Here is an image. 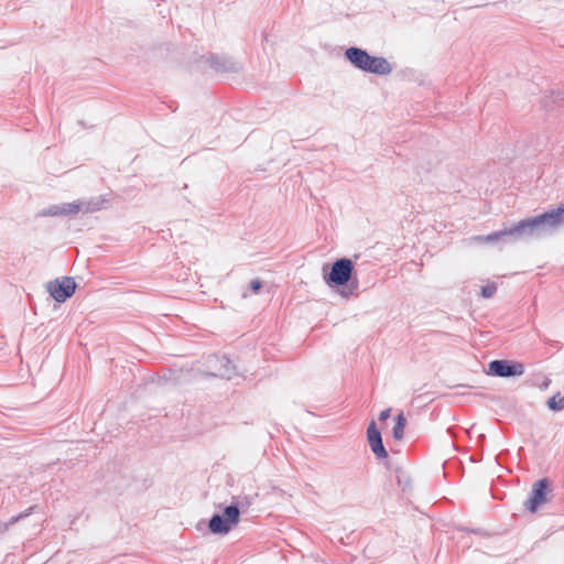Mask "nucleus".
<instances>
[{
	"mask_svg": "<svg viewBox=\"0 0 564 564\" xmlns=\"http://www.w3.org/2000/svg\"><path fill=\"white\" fill-rule=\"evenodd\" d=\"M564 227V204L551 212L520 220L509 229L478 236L475 239L494 243L497 241H518L529 237H542Z\"/></svg>",
	"mask_w": 564,
	"mask_h": 564,
	"instance_id": "nucleus-1",
	"label": "nucleus"
},
{
	"mask_svg": "<svg viewBox=\"0 0 564 564\" xmlns=\"http://www.w3.org/2000/svg\"><path fill=\"white\" fill-rule=\"evenodd\" d=\"M346 58L358 69L376 75H389L392 72L390 63L381 56H371L359 47H349L345 51Z\"/></svg>",
	"mask_w": 564,
	"mask_h": 564,
	"instance_id": "nucleus-2",
	"label": "nucleus"
},
{
	"mask_svg": "<svg viewBox=\"0 0 564 564\" xmlns=\"http://www.w3.org/2000/svg\"><path fill=\"white\" fill-rule=\"evenodd\" d=\"M352 261L348 258H340L333 263L330 272L325 276V281L329 286H344L349 283L348 292H343L345 296H348L358 289V281L352 279Z\"/></svg>",
	"mask_w": 564,
	"mask_h": 564,
	"instance_id": "nucleus-3",
	"label": "nucleus"
},
{
	"mask_svg": "<svg viewBox=\"0 0 564 564\" xmlns=\"http://www.w3.org/2000/svg\"><path fill=\"white\" fill-rule=\"evenodd\" d=\"M240 518L238 505L231 503L227 506L223 513H215L209 522L208 529L213 534H227L234 525H237Z\"/></svg>",
	"mask_w": 564,
	"mask_h": 564,
	"instance_id": "nucleus-4",
	"label": "nucleus"
},
{
	"mask_svg": "<svg viewBox=\"0 0 564 564\" xmlns=\"http://www.w3.org/2000/svg\"><path fill=\"white\" fill-rule=\"evenodd\" d=\"M551 491V484L547 478L535 481L529 498L524 501L525 509L532 513L536 512L540 507L547 502Z\"/></svg>",
	"mask_w": 564,
	"mask_h": 564,
	"instance_id": "nucleus-5",
	"label": "nucleus"
},
{
	"mask_svg": "<svg viewBox=\"0 0 564 564\" xmlns=\"http://www.w3.org/2000/svg\"><path fill=\"white\" fill-rule=\"evenodd\" d=\"M46 289L56 302L63 303L74 294L76 290V282L70 276H64L62 279L50 281Z\"/></svg>",
	"mask_w": 564,
	"mask_h": 564,
	"instance_id": "nucleus-6",
	"label": "nucleus"
},
{
	"mask_svg": "<svg viewBox=\"0 0 564 564\" xmlns=\"http://www.w3.org/2000/svg\"><path fill=\"white\" fill-rule=\"evenodd\" d=\"M489 373L501 378L520 376L523 373V367L521 364H512L508 360H492L489 364Z\"/></svg>",
	"mask_w": 564,
	"mask_h": 564,
	"instance_id": "nucleus-7",
	"label": "nucleus"
},
{
	"mask_svg": "<svg viewBox=\"0 0 564 564\" xmlns=\"http://www.w3.org/2000/svg\"><path fill=\"white\" fill-rule=\"evenodd\" d=\"M367 438L371 451L378 458L388 457V452L383 446L380 431L377 429L376 422L371 421L367 429Z\"/></svg>",
	"mask_w": 564,
	"mask_h": 564,
	"instance_id": "nucleus-8",
	"label": "nucleus"
},
{
	"mask_svg": "<svg viewBox=\"0 0 564 564\" xmlns=\"http://www.w3.org/2000/svg\"><path fill=\"white\" fill-rule=\"evenodd\" d=\"M82 199L72 203H64L62 205H53L41 212L42 216H68L75 215L82 210Z\"/></svg>",
	"mask_w": 564,
	"mask_h": 564,
	"instance_id": "nucleus-9",
	"label": "nucleus"
},
{
	"mask_svg": "<svg viewBox=\"0 0 564 564\" xmlns=\"http://www.w3.org/2000/svg\"><path fill=\"white\" fill-rule=\"evenodd\" d=\"M210 66L216 72H237L239 69V64L230 57L227 56H218L212 55L209 58Z\"/></svg>",
	"mask_w": 564,
	"mask_h": 564,
	"instance_id": "nucleus-10",
	"label": "nucleus"
},
{
	"mask_svg": "<svg viewBox=\"0 0 564 564\" xmlns=\"http://www.w3.org/2000/svg\"><path fill=\"white\" fill-rule=\"evenodd\" d=\"M210 361L218 362L221 367L212 373L214 377L230 379L235 373V367L226 356H213Z\"/></svg>",
	"mask_w": 564,
	"mask_h": 564,
	"instance_id": "nucleus-11",
	"label": "nucleus"
},
{
	"mask_svg": "<svg viewBox=\"0 0 564 564\" xmlns=\"http://www.w3.org/2000/svg\"><path fill=\"white\" fill-rule=\"evenodd\" d=\"M107 202L108 200L104 196H96V197H91L86 200L82 199V204H83L82 210H83V213H86V214L95 213L97 210L102 209Z\"/></svg>",
	"mask_w": 564,
	"mask_h": 564,
	"instance_id": "nucleus-12",
	"label": "nucleus"
},
{
	"mask_svg": "<svg viewBox=\"0 0 564 564\" xmlns=\"http://www.w3.org/2000/svg\"><path fill=\"white\" fill-rule=\"evenodd\" d=\"M405 425L406 420L403 413L398 414V416L395 417V424L392 429V435L395 440L400 441L403 438Z\"/></svg>",
	"mask_w": 564,
	"mask_h": 564,
	"instance_id": "nucleus-13",
	"label": "nucleus"
},
{
	"mask_svg": "<svg viewBox=\"0 0 564 564\" xmlns=\"http://www.w3.org/2000/svg\"><path fill=\"white\" fill-rule=\"evenodd\" d=\"M547 406L552 411H562L564 410V395H562L560 392L554 394L552 398L547 400Z\"/></svg>",
	"mask_w": 564,
	"mask_h": 564,
	"instance_id": "nucleus-14",
	"label": "nucleus"
},
{
	"mask_svg": "<svg viewBox=\"0 0 564 564\" xmlns=\"http://www.w3.org/2000/svg\"><path fill=\"white\" fill-rule=\"evenodd\" d=\"M29 512L20 513L19 516L11 517L8 522L0 523V533L6 532L11 525L15 524L19 520L26 517Z\"/></svg>",
	"mask_w": 564,
	"mask_h": 564,
	"instance_id": "nucleus-15",
	"label": "nucleus"
},
{
	"mask_svg": "<svg viewBox=\"0 0 564 564\" xmlns=\"http://www.w3.org/2000/svg\"><path fill=\"white\" fill-rule=\"evenodd\" d=\"M497 291V285L495 283H490L481 286L480 294L485 299L491 297Z\"/></svg>",
	"mask_w": 564,
	"mask_h": 564,
	"instance_id": "nucleus-16",
	"label": "nucleus"
},
{
	"mask_svg": "<svg viewBox=\"0 0 564 564\" xmlns=\"http://www.w3.org/2000/svg\"><path fill=\"white\" fill-rule=\"evenodd\" d=\"M262 288V281L259 280V279H256V280H252L250 282V290L253 292V293H258Z\"/></svg>",
	"mask_w": 564,
	"mask_h": 564,
	"instance_id": "nucleus-17",
	"label": "nucleus"
},
{
	"mask_svg": "<svg viewBox=\"0 0 564 564\" xmlns=\"http://www.w3.org/2000/svg\"><path fill=\"white\" fill-rule=\"evenodd\" d=\"M390 412H391V409H386L383 410L380 415H379V420L380 421H386L389 416H390Z\"/></svg>",
	"mask_w": 564,
	"mask_h": 564,
	"instance_id": "nucleus-18",
	"label": "nucleus"
},
{
	"mask_svg": "<svg viewBox=\"0 0 564 564\" xmlns=\"http://www.w3.org/2000/svg\"><path fill=\"white\" fill-rule=\"evenodd\" d=\"M555 96H556V98H558L560 100H564V90H563V91H557V93H555Z\"/></svg>",
	"mask_w": 564,
	"mask_h": 564,
	"instance_id": "nucleus-19",
	"label": "nucleus"
},
{
	"mask_svg": "<svg viewBox=\"0 0 564 564\" xmlns=\"http://www.w3.org/2000/svg\"><path fill=\"white\" fill-rule=\"evenodd\" d=\"M550 382H551V381H550V379H546V380L543 382L542 388L546 389V388L549 387Z\"/></svg>",
	"mask_w": 564,
	"mask_h": 564,
	"instance_id": "nucleus-20",
	"label": "nucleus"
}]
</instances>
